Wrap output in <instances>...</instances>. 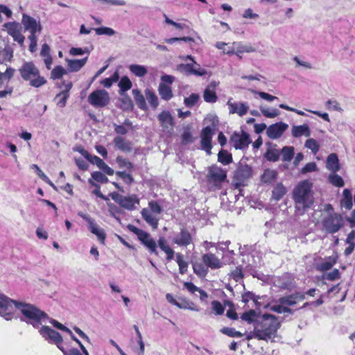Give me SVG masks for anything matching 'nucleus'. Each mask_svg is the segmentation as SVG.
Returning a JSON list of instances; mask_svg holds the SVG:
<instances>
[{"label": "nucleus", "mask_w": 355, "mask_h": 355, "mask_svg": "<svg viewBox=\"0 0 355 355\" xmlns=\"http://www.w3.org/2000/svg\"><path fill=\"white\" fill-rule=\"evenodd\" d=\"M252 94L259 95L262 99H264L268 102H272L275 100H277V96H272L263 92H259L253 89H249Z\"/></svg>", "instance_id": "57"}, {"label": "nucleus", "mask_w": 355, "mask_h": 355, "mask_svg": "<svg viewBox=\"0 0 355 355\" xmlns=\"http://www.w3.org/2000/svg\"><path fill=\"white\" fill-rule=\"evenodd\" d=\"M29 35L28 37V40L31 42L29 45V51L31 53H34L37 51V35L38 32H29Z\"/></svg>", "instance_id": "50"}, {"label": "nucleus", "mask_w": 355, "mask_h": 355, "mask_svg": "<svg viewBox=\"0 0 355 355\" xmlns=\"http://www.w3.org/2000/svg\"><path fill=\"white\" fill-rule=\"evenodd\" d=\"M17 302L0 293V316L6 320H12Z\"/></svg>", "instance_id": "8"}, {"label": "nucleus", "mask_w": 355, "mask_h": 355, "mask_svg": "<svg viewBox=\"0 0 355 355\" xmlns=\"http://www.w3.org/2000/svg\"><path fill=\"white\" fill-rule=\"evenodd\" d=\"M149 210L155 214H160L163 209L157 201L151 200L148 202Z\"/></svg>", "instance_id": "62"}, {"label": "nucleus", "mask_w": 355, "mask_h": 355, "mask_svg": "<svg viewBox=\"0 0 355 355\" xmlns=\"http://www.w3.org/2000/svg\"><path fill=\"white\" fill-rule=\"evenodd\" d=\"M67 73L66 70L62 66H56L51 73V78L53 80L60 79L64 74Z\"/></svg>", "instance_id": "54"}, {"label": "nucleus", "mask_w": 355, "mask_h": 355, "mask_svg": "<svg viewBox=\"0 0 355 355\" xmlns=\"http://www.w3.org/2000/svg\"><path fill=\"white\" fill-rule=\"evenodd\" d=\"M202 260L207 269L209 268L212 270H216L223 266V263L213 253L204 254L202 257Z\"/></svg>", "instance_id": "21"}, {"label": "nucleus", "mask_w": 355, "mask_h": 355, "mask_svg": "<svg viewBox=\"0 0 355 355\" xmlns=\"http://www.w3.org/2000/svg\"><path fill=\"white\" fill-rule=\"evenodd\" d=\"M21 78L30 86L39 88L46 85V79L40 73L38 67L31 61L24 62L18 69Z\"/></svg>", "instance_id": "4"}, {"label": "nucleus", "mask_w": 355, "mask_h": 355, "mask_svg": "<svg viewBox=\"0 0 355 355\" xmlns=\"http://www.w3.org/2000/svg\"><path fill=\"white\" fill-rule=\"evenodd\" d=\"M259 109L262 114L267 118H275L280 114V112L276 108L267 109L264 106L261 105Z\"/></svg>", "instance_id": "47"}, {"label": "nucleus", "mask_w": 355, "mask_h": 355, "mask_svg": "<svg viewBox=\"0 0 355 355\" xmlns=\"http://www.w3.org/2000/svg\"><path fill=\"white\" fill-rule=\"evenodd\" d=\"M226 178L227 172L222 168L216 165H212L209 168L207 178L210 183L217 186L224 182Z\"/></svg>", "instance_id": "13"}, {"label": "nucleus", "mask_w": 355, "mask_h": 355, "mask_svg": "<svg viewBox=\"0 0 355 355\" xmlns=\"http://www.w3.org/2000/svg\"><path fill=\"white\" fill-rule=\"evenodd\" d=\"M130 71L137 77H144L147 73V69L144 66L139 64H130Z\"/></svg>", "instance_id": "44"}, {"label": "nucleus", "mask_w": 355, "mask_h": 355, "mask_svg": "<svg viewBox=\"0 0 355 355\" xmlns=\"http://www.w3.org/2000/svg\"><path fill=\"white\" fill-rule=\"evenodd\" d=\"M288 125L284 122H278L269 125L266 130L267 136L271 139L280 138L288 129Z\"/></svg>", "instance_id": "17"}, {"label": "nucleus", "mask_w": 355, "mask_h": 355, "mask_svg": "<svg viewBox=\"0 0 355 355\" xmlns=\"http://www.w3.org/2000/svg\"><path fill=\"white\" fill-rule=\"evenodd\" d=\"M172 241L174 244L184 248L193 243V237L187 228L182 227L179 232L174 234Z\"/></svg>", "instance_id": "14"}, {"label": "nucleus", "mask_w": 355, "mask_h": 355, "mask_svg": "<svg viewBox=\"0 0 355 355\" xmlns=\"http://www.w3.org/2000/svg\"><path fill=\"white\" fill-rule=\"evenodd\" d=\"M88 227L90 232L95 234L98 237V240L102 243H103L106 238V234L104 230L99 227L96 223L95 220L91 222V223L88 225Z\"/></svg>", "instance_id": "32"}, {"label": "nucleus", "mask_w": 355, "mask_h": 355, "mask_svg": "<svg viewBox=\"0 0 355 355\" xmlns=\"http://www.w3.org/2000/svg\"><path fill=\"white\" fill-rule=\"evenodd\" d=\"M88 57L80 60H67V65L71 71H78L87 62Z\"/></svg>", "instance_id": "34"}, {"label": "nucleus", "mask_w": 355, "mask_h": 355, "mask_svg": "<svg viewBox=\"0 0 355 355\" xmlns=\"http://www.w3.org/2000/svg\"><path fill=\"white\" fill-rule=\"evenodd\" d=\"M335 263L336 259L333 257H329L321 263H318L316 268L320 271H327L331 269Z\"/></svg>", "instance_id": "37"}, {"label": "nucleus", "mask_w": 355, "mask_h": 355, "mask_svg": "<svg viewBox=\"0 0 355 355\" xmlns=\"http://www.w3.org/2000/svg\"><path fill=\"white\" fill-rule=\"evenodd\" d=\"M110 196L113 200L118 203L121 207L128 210H133L135 209V204L139 203V200L136 195L124 196L117 192L110 193Z\"/></svg>", "instance_id": "10"}, {"label": "nucleus", "mask_w": 355, "mask_h": 355, "mask_svg": "<svg viewBox=\"0 0 355 355\" xmlns=\"http://www.w3.org/2000/svg\"><path fill=\"white\" fill-rule=\"evenodd\" d=\"M355 231L352 230L347 236L346 243L349 244V246L345 250V255H349L352 253L355 248Z\"/></svg>", "instance_id": "43"}, {"label": "nucleus", "mask_w": 355, "mask_h": 355, "mask_svg": "<svg viewBox=\"0 0 355 355\" xmlns=\"http://www.w3.org/2000/svg\"><path fill=\"white\" fill-rule=\"evenodd\" d=\"M132 82L129 79L128 76H123L118 84V86L119 87V94L121 95H123V94L128 90L130 89L132 87Z\"/></svg>", "instance_id": "41"}, {"label": "nucleus", "mask_w": 355, "mask_h": 355, "mask_svg": "<svg viewBox=\"0 0 355 355\" xmlns=\"http://www.w3.org/2000/svg\"><path fill=\"white\" fill-rule=\"evenodd\" d=\"M323 230L328 234L338 232L344 225V219L338 213H330L322 220Z\"/></svg>", "instance_id": "7"}, {"label": "nucleus", "mask_w": 355, "mask_h": 355, "mask_svg": "<svg viewBox=\"0 0 355 355\" xmlns=\"http://www.w3.org/2000/svg\"><path fill=\"white\" fill-rule=\"evenodd\" d=\"M177 69L178 71L184 73L187 76L193 75V73H199L193 68L192 62L187 64H180L178 65Z\"/></svg>", "instance_id": "46"}, {"label": "nucleus", "mask_w": 355, "mask_h": 355, "mask_svg": "<svg viewBox=\"0 0 355 355\" xmlns=\"http://www.w3.org/2000/svg\"><path fill=\"white\" fill-rule=\"evenodd\" d=\"M291 133L293 137L297 138L302 135L309 137L311 135V130L309 125L303 124L300 125H293L292 127Z\"/></svg>", "instance_id": "30"}, {"label": "nucleus", "mask_w": 355, "mask_h": 355, "mask_svg": "<svg viewBox=\"0 0 355 355\" xmlns=\"http://www.w3.org/2000/svg\"><path fill=\"white\" fill-rule=\"evenodd\" d=\"M264 297L260 295H256L252 292L248 291L242 295V302L245 304L248 303L250 300H252L256 306L257 309H261V306L265 305L261 302H259V300L263 299Z\"/></svg>", "instance_id": "28"}, {"label": "nucleus", "mask_w": 355, "mask_h": 355, "mask_svg": "<svg viewBox=\"0 0 355 355\" xmlns=\"http://www.w3.org/2000/svg\"><path fill=\"white\" fill-rule=\"evenodd\" d=\"M254 51H256V49L250 44L244 45L239 43L237 44L236 55H239V53H252Z\"/></svg>", "instance_id": "58"}, {"label": "nucleus", "mask_w": 355, "mask_h": 355, "mask_svg": "<svg viewBox=\"0 0 355 355\" xmlns=\"http://www.w3.org/2000/svg\"><path fill=\"white\" fill-rule=\"evenodd\" d=\"M92 178L93 180L100 183H107L108 178L101 172L95 171L92 173Z\"/></svg>", "instance_id": "63"}, {"label": "nucleus", "mask_w": 355, "mask_h": 355, "mask_svg": "<svg viewBox=\"0 0 355 355\" xmlns=\"http://www.w3.org/2000/svg\"><path fill=\"white\" fill-rule=\"evenodd\" d=\"M13 53V49L10 45H6L3 49L0 47V64L11 62Z\"/></svg>", "instance_id": "31"}, {"label": "nucleus", "mask_w": 355, "mask_h": 355, "mask_svg": "<svg viewBox=\"0 0 355 355\" xmlns=\"http://www.w3.org/2000/svg\"><path fill=\"white\" fill-rule=\"evenodd\" d=\"M8 34L10 35L13 40L17 42L21 47L24 46L25 37L22 34V27L17 21L6 22L3 24Z\"/></svg>", "instance_id": "11"}, {"label": "nucleus", "mask_w": 355, "mask_h": 355, "mask_svg": "<svg viewBox=\"0 0 355 355\" xmlns=\"http://www.w3.org/2000/svg\"><path fill=\"white\" fill-rule=\"evenodd\" d=\"M268 149L264 155L266 159L270 162H277L279 159L280 153L278 149L276 148L277 145L272 143L268 142Z\"/></svg>", "instance_id": "26"}, {"label": "nucleus", "mask_w": 355, "mask_h": 355, "mask_svg": "<svg viewBox=\"0 0 355 355\" xmlns=\"http://www.w3.org/2000/svg\"><path fill=\"white\" fill-rule=\"evenodd\" d=\"M277 302L282 304L284 306H285L286 307L293 306L296 304L293 300V297L291 295H288L280 297L278 300Z\"/></svg>", "instance_id": "60"}, {"label": "nucleus", "mask_w": 355, "mask_h": 355, "mask_svg": "<svg viewBox=\"0 0 355 355\" xmlns=\"http://www.w3.org/2000/svg\"><path fill=\"white\" fill-rule=\"evenodd\" d=\"M227 105L229 108L230 114H237L240 116L245 115L249 110V106L247 103L232 102V98L228 100Z\"/></svg>", "instance_id": "19"}, {"label": "nucleus", "mask_w": 355, "mask_h": 355, "mask_svg": "<svg viewBox=\"0 0 355 355\" xmlns=\"http://www.w3.org/2000/svg\"><path fill=\"white\" fill-rule=\"evenodd\" d=\"M21 24L25 31L38 32L40 34L42 30L40 21L27 14L22 15Z\"/></svg>", "instance_id": "15"}, {"label": "nucleus", "mask_w": 355, "mask_h": 355, "mask_svg": "<svg viewBox=\"0 0 355 355\" xmlns=\"http://www.w3.org/2000/svg\"><path fill=\"white\" fill-rule=\"evenodd\" d=\"M286 193V189L282 184H278L272 191V198L279 200Z\"/></svg>", "instance_id": "45"}, {"label": "nucleus", "mask_w": 355, "mask_h": 355, "mask_svg": "<svg viewBox=\"0 0 355 355\" xmlns=\"http://www.w3.org/2000/svg\"><path fill=\"white\" fill-rule=\"evenodd\" d=\"M127 228L135 235L141 243L148 249V250L155 255H158L157 250V243L151 237L150 234L147 232L141 230L133 225H128Z\"/></svg>", "instance_id": "6"}, {"label": "nucleus", "mask_w": 355, "mask_h": 355, "mask_svg": "<svg viewBox=\"0 0 355 355\" xmlns=\"http://www.w3.org/2000/svg\"><path fill=\"white\" fill-rule=\"evenodd\" d=\"M88 102L94 107H103L110 102L109 94L105 89H97L89 95Z\"/></svg>", "instance_id": "12"}, {"label": "nucleus", "mask_w": 355, "mask_h": 355, "mask_svg": "<svg viewBox=\"0 0 355 355\" xmlns=\"http://www.w3.org/2000/svg\"><path fill=\"white\" fill-rule=\"evenodd\" d=\"M157 119L164 130H173L175 125L174 119L169 111H162L158 114Z\"/></svg>", "instance_id": "20"}, {"label": "nucleus", "mask_w": 355, "mask_h": 355, "mask_svg": "<svg viewBox=\"0 0 355 355\" xmlns=\"http://www.w3.org/2000/svg\"><path fill=\"white\" fill-rule=\"evenodd\" d=\"M94 31L98 35H106L112 36L115 34V31L110 27L102 26L95 28Z\"/></svg>", "instance_id": "59"}, {"label": "nucleus", "mask_w": 355, "mask_h": 355, "mask_svg": "<svg viewBox=\"0 0 355 355\" xmlns=\"http://www.w3.org/2000/svg\"><path fill=\"white\" fill-rule=\"evenodd\" d=\"M280 327L278 318L271 314H263L259 317L254 325V331L248 339L252 337L259 340H267L275 336L277 329Z\"/></svg>", "instance_id": "1"}, {"label": "nucleus", "mask_w": 355, "mask_h": 355, "mask_svg": "<svg viewBox=\"0 0 355 355\" xmlns=\"http://www.w3.org/2000/svg\"><path fill=\"white\" fill-rule=\"evenodd\" d=\"M218 161L223 165H227L232 162V154L225 150H220L218 154Z\"/></svg>", "instance_id": "42"}, {"label": "nucleus", "mask_w": 355, "mask_h": 355, "mask_svg": "<svg viewBox=\"0 0 355 355\" xmlns=\"http://www.w3.org/2000/svg\"><path fill=\"white\" fill-rule=\"evenodd\" d=\"M113 142L115 145V147L123 152L129 153L132 150L131 142L127 141L125 138L122 137H116L114 139Z\"/></svg>", "instance_id": "27"}, {"label": "nucleus", "mask_w": 355, "mask_h": 355, "mask_svg": "<svg viewBox=\"0 0 355 355\" xmlns=\"http://www.w3.org/2000/svg\"><path fill=\"white\" fill-rule=\"evenodd\" d=\"M16 309L22 314L21 321L31 324L34 328H39L43 322L49 320L48 315L35 305L18 301Z\"/></svg>", "instance_id": "3"}, {"label": "nucleus", "mask_w": 355, "mask_h": 355, "mask_svg": "<svg viewBox=\"0 0 355 355\" xmlns=\"http://www.w3.org/2000/svg\"><path fill=\"white\" fill-rule=\"evenodd\" d=\"M218 85V83L214 80L205 88L203 93V98L205 102L211 103L216 102L218 97L215 90Z\"/></svg>", "instance_id": "23"}, {"label": "nucleus", "mask_w": 355, "mask_h": 355, "mask_svg": "<svg viewBox=\"0 0 355 355\" xmlns=\"http://www.w3.org/2000/svg\"><path fill=\"white\" fill-rule=\"evenodd\" d=\"M270 310L277 313H290L293 314V311L289 307L284 306L282 304L278 303L270 306Z\"/></svg>", "instance_id": "51"}, {"label": "nucleus", "mask_w": 355, "mask_h": 355, "mask_svg": "<svg viewBox=\"0 0 355 355\" xmlns=\"http://www.w3.org/2000/svg\"><path fill=\"white\" fill-rule=\"evenodd\" d=\"M205 121L210 122L211 125H207L202 130L200 134V146L202 150H205L207 155H210L212 148V137L215 134V130L218 123V119L216 116L209 115L205 118Z\"/></svg>", "instance_id": "5"}, {"label": "nucleus", "mask_w": 355, "mask_h": 355, "mask_svg": "<svg viewBox=\"0 0 355 355\" xmlns=\"http://www.w3.org/2000/svg\"><path fill=\"white\" fill-rule=\"evenodd\" d=\"M250 137L246 132L239 134L234 132L230 137V143L236 149H243L248 146L250 144Z\"/></svg>", "instance_id": "18"}, {"label": "nucleus", "mask_w": 355, "mask_h": 355, "mask_svg": "<svg viewBox=\"0 0 355 355\" xmlns=\"http://www.w3.org/2000/svg\"><path fill=\"white\" fill-rule=\"evenodd\" d=\"M220 332L232 338H241L243 336V334L231 327H224L220 329Z\"/></svg>", "instance_id": "53"}, {"label": "nucleus", "mask_w": 355, "mask_h": 355, "mask_svg": "<svg viewBox=\"0 0 355 355\" xmlns=\"http://www.w3.org/2000/svg\"><path fill=\"white\" fill-rule=\"evenodd\" d=\"M200 96L198 94H191L189 97L184 98V103L188 107H193L199 101Z\"/></svg>", "instance_id": "56"}, {"label": "nucleus", "mask_w": 355, "mask_h": 355, "mask_svg": "<svg viewBox=\"0 0 355 355\" xmlns=\"http://www.w3.org/2000/svg\"><path fill=\"white\" fill-rule=\"evenodd\" d=\"M132 92L138 107L142 110H146L147 109L146 100L140 91L138 89H133Z\"/></svg>", "instance_id": "36"}, {"label": "nucleus", "mask_w": 355, "mask_h": 355, "mask_svg": "<svg viewBox=\"0 0 355 355\" xmlns=\"http://www.w3.org/2000/svg\"><path fill=\"white\" fill-rule=\"evenodd\" d=\"M274 284L279 288L288 291H291L295 286V279L289 273H284L282 276L275 278Z\"/></svg>", "instance_id": "16"}, {"label": "nucleus", "mask_w": 355, "mask_h": 355, "mask_svg": "<svg viewBox=\"0 0 355 355\" xmlns=\"http://www.w3.org/2000/svg\"><path fill=\"white\" fill-rule=\"evenodd\" d=\"M116 160L120 168L131 169L133 167V164L123 157L119 156L116 157Z\"/></svg>", "instance_id": "64"}, {"label": "nucleus", "mask_w": 355, "mask_h": 355, "mask_svg": "<svg viewBox=\"0 0 355 355\" xmlns=\"http://www.w3.org/2000/svg\"><path fill=\"white\" fill-rule=\"evenodd\" d=\"M146 98L150 104V107L155 110L159 105L158 98L156 96L155 93L150 90L146 89L145 91Z\"/></svg>", "instance_id": "39"}, {"label": "nucleus", "mask_w": 355, "mask_h": 355, "mask_svg": "<svg viewBox=\"0 0 355 355\" xmlns=\"http://www.w3.org/2000/svg\"><path fill=\"white\" fill-rule=\"evenodd\" d=\"M158 92L161 98L164 101H169L173 96L171 87L164 83H159L158 87Z\"/></svg>", "instance_id": "33"}, {"label": "nucleus", "mask_w": 355, "mask_h": 355, "mask_svg": "<svg viewBox=\"0 0 355 355\" xmlns=\"http://www.w3.org/2000/svg\"><path fill=\"white\" fill-rule=\"evenodd\" d=\"M176 261L179 266L180 273L184 275L188 269V263L183 259V255L180 253L176 254Z\"/></svg>", "instance_id": "49"}, {"label": "nucleus", "mask_w": 355, "mask_h": 355, "mask_svg": "<svg viewBox=\"0 0 355 355\" xmlns=\"http://www.w3.org/2000/svg\"><path fill=\"white\" fill-rule=\"evenodd\" d=\"M251 176L252 168L247 164L239 166L234 173V179L240 183L244 182Z\"/></svg>", "instance_id": "22"}, {"label": "nucleus", "mask_w": 355, "mask_h": 355, "mask_svg": "<svg viewBox=\"0 0 355 355\" xmlns=\"http://www.w3.org/2000/svg\"><path fill=\"white\" fill-rule=\"evenodd\" d=\"M93 162L92 164H96L101 170L108 175H112L114 174V170L107 166L103 159L98 156H94Z\"/></svg>", "instance_id": "35"}, {"label": "nucleus", "mask_w": 355, "mask_h": 355, "mask_svg": "<svg viewBox=\"0 0 355 355\" xmlns=\"http://www.w3.org/2000/svg\"><path fill=\"white\" fill-rule=\"evenodd\" d=\"M193 269L194 273L201 278L205 277L208 274V269L204 263H193Z\"/></svg>", "instance_id": "40"}, {"label": "nucleus", "mask_w": 355, "mask_h": 355, "mask_svg": "<svg viewBox=\"0 0 355 355\" xmlns=\"http://www.w3.org/2000/svg\"><path fill=\"white\" fill-rule=\"evenodd\" d=\"M326 167L332 173H336L340 170L339 160L336 153H331L327 157Z\"/></svg>", "instance_id": "29"}, {"label": "nucleus", "mask_w": 355, "mask_h": 355, "mask_svg": "<svg viewBox=\"0 0 355 355\" xmlns=\"http://www.w3.org/2000/svg\"><path fill=\"white\" fill-rule=\"evenodd\" d=\"M312 183L309 180L300 182L293 190V200L295 208L300 214L309 209L314 202L311 192Z\"/></svg>", "instance_id": "2"}, {"label": "nucleus", "mask_w": 355, "mask_h": 355, "mask_svg": "<svg viewBox=\"0 0 355 355\" xmlns=\"http://www.w3.org/2000/svg\"><path fill=\"white\" fill-rule=\"evenodd\" d=\"M305 147L310 149L311 152L315 155L320 149V146L317 141L314 139H309L306 141Z\"/></svg>", "instance_id": "55"}, {"label": "nucleus", "mask_w": 355, "mask_h": 355, "mask_svg": "<svg viewBox=\"0 0 355 355\" xmlns=\"http://www.w3.org/2000/svg\"><path fill=\"white\" fill-rule=\"evenodd\" d=\"M141 214L144 220L150 225L153 229H157L159 218L156 216L155 214L151 212L148 208H144L141 211Z\"/></svg>", "instance_id": "25"}, {"label": "nucleus", "mask_w": 355, "mask_h": 355, "mask_svg": "<svg viewBox=\"0 0 355 355\" xmlns=\"http://www.w3.org/2000/svg\"><path fill=\"white\" fill-rule=\"evenodd\" d=\"M39 332L44 340H47L51 344H55L59 349L63 350V339L58 332L48 326H42L40 329Z\"/></svg>", "instance_id": "9"}, {"label": "nucleus", "mask_w": 355, "mask_h": 355, "mask_svg": "<svg viewBox=\"0 0 355 355\" xmlns=\"http://www.w3.org/2000/svg\"><path fill=\"white\" fill-rule=\"evenodd\" d=\"M91 49L89 47H85V48H78V47H72L70 51H69V53L71 55H83L85 53L89 55L90 51H91Z\"/></svg>", "instance_id": "61"}, {"label": "nucleus", "mask_w": 355, "mask_h": 355, "mask_svg": "<svg viewBox=\"0 0 355 355\" xmlns=\"http://www.w3.org/2000/svg\"><path fill=\"white\" fill-rule=\"evenodd\" d=\"M241 318L250 324L254 322V321L257 322L258 320L257 319V313L254 310H250L243 313L241 316Z\"/></svg>", "instance_id": "52"}, {"label": "nucleus", "mask_w": 355, "mask_h": 355, "mask_svg": "<svg viewBox=\"0 0 355 355\" xmlns=\"http://www.w3.org/2000/svg\"><path fill=\"white\" fill-rule=\"evenodd\" d=\"M64 89L58 94L55 100L57 101V105L60 107H64L66 105L67 100L69 96V91L72 87L71 82L63 83Z\"/></svg>", "instance_id": "24"}, {"label": "nucleus", "mask_w": 355, "mask_h": 355, "mask_svg": "<svg viewBox=\"0 0 355 355\" xmlns=\"http://www.w3.org/2000/svg\"><path fill=\"white\" fill-rule=\"evenodd\" d=\"M279 153L282 155V160L283 162H291L294 157V147L284 146Z\"/></svg>", "instance_id": "38"}, {"label": "nucleus", "mask_w": 355, "mask_h": 355, "mask_svg": "<svg viewBox=\"0 0 355 355\" xmlns=\"http://www.w3.org/2000/svg\"><path fill=\"white\" fill-rule=\"evenodd\" d=\"M329 182L334 186L337 187H342L344 186V180L336 173H331L328 177Z\"/></svg>", "instance_id": "48"}]
</instances>
